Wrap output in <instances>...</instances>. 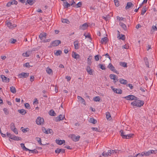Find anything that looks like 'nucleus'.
<instances>
[{"instance_id":"nucleus-1","label":"nucleus","mask_w":157,"mask_h":157,"mask_svg":"<svg viewBox=\"0 0 157 157\" xmlns=\"http://www.w3.org/2000/svg\"><path fill=\"white\" fill-rule=\"evenodd\" d=\"M144 104V101L139 100V98H138L132 102L131 105L134 108H135V107H140L143 106Z\"/></svg>"},{"instance_id":"nucleus-2","label":"nucleus","mask_w":157,"mask_h":157,"mask_svg":"<svg viewBox=\"0 0 157 157\" xmlns=\"http://www.w3.org/2000/svg\"><path fill=\"white\" fill-rule=\"evenodd\" d=\"M128 131L125 130L124 131L121 129L120 132L121 133V136L123 139H128L131 137H132L134 134H128L127 133Z\"/></svg>"},{"instance_id":"nucleus-3","label":"nucleus","mask_w":157,"mask_h":157,"mask_svg":"<svg viewBox=\"0 0 157 157\" xmlns=\"http://www.w3.org/2000/svg\"><path fill=\"white\" fill-rule=\"evenodd\" d=\"M36 122L38 125H41L44 124V120L43 118L38 117L36 119Z\"/></svg>"},{"instance_id":"nucleus-4","label":"nucleus","mask_w":157,"mask_h":157,"mask_svg":"<svg viewBox=\"0 0 157 157\" xmlns=\"http://www.w3.org/2000/svg\"><path fill=\"white\" fill-rule=\"evenodd\" d=\"M69 137H71L72 140L75 142L78 141L80 137V136H76L74 134L70 135Z\"/></svg>"},{"instance_id":"nucleus-5","label":"nucleus","mask_w":157,"mask_h":157,"mask_svg":"<svg viewBox=\"0 0 157 157\" xmlns=\"http://www.w3.org/2000/svg\"><path fill=\"white\" fill-rule=\"evenodd\" d=\"M107 67L109 68L111 71L113 72L116 73L118 74H119L118 72L115 69V67L113 66L111 63H110L107 66Z\"/></svg>"},{"instance_id":"nucleus-6","label":"nucleus","mask_w":157,"mask_h":157,"mask_svg":"<svg viewBox=\"0 0 157 157\" xmlns=\"http://www.w3.org/2000/svg\"><path fill=\"white\" fill-rule=\"evenodd\" d=\"M113 154H114V150H109L107 152H103L102 153V155L104 156H109Z\"/></svg>"},{"instance_id":"nucleus-7","label":"nucleus","mask_w":157,"mask_h":157,"mask_svg":"<svg viewBox=\"0 0 157 157\" xmlns=\"http://www.w3.org/2000/svg\"><path fill=\"white\" fill-rule=\"evenodd\" d=\"M125 99L127 100H134V101L138 98L136 97L135 96L132 95H130L124 98Z\"/></svg>"},{"instance_id":"nucleus-8","label":"nucleus","mask_w":157,"mask_h":157,"mask_svg":"<svg viewBox=\"0 0 157 157\" xmlns=\"http://www.w3.org/2000/svg\"><path fill=\"white\" fill-rule=\"evenodd\" d=\"M29 74L28 73L22 72L18 75V77L19 78H26L29 76Z\"/></svg>"},{"instance_id":"nucleus-9","label":"nucleus","mask_w":157,"mask_h":157,"mask_svg":"<svg viewBox=\"0 0 157 157\" xmlns=\"http://www.w3.org/2000/svg\"><path fill=\"white\" fill-rule=\"evenodd\" d=\"M64 115L63 116L62 115L60 114L59 116L56 117L55 118L54 120L56 122L60 121L63 120L64 118H65Z\"/></svg>"},{"instance_id":"nucleus-10","label":"nucleus","mask_w":157,"mask_h":157,"mask_svg":"<svg viewBox=\"0 0 157 157\" xmlns=\"http://www.w3.org/2000/svg\"><path fill=\"white\" fill-rule=\"evenodd\" d=\"M157 153V150H150L147 151H145L146 156L150 155L151 154H156Z\"/></svg>"},{"instance_id":"nucleus-11","label":"nucleus","mask_w":157,"mask_h":157,"mask_svg":"<svg viewBox=\"0 0 157 157\" xmlns=\"http://www.w3.org/2000/svg\"><path fill=\"white\" fill-rule=\"evenodd\" d=\"M61 43V41L58 40H56L52 41L51 44L53 46H56Z\"/></svg>"},{"instance_id":"nucleus-12","label":"nucleus","mask_w":157,"mask_h":157,"mask_svg":"<svg viewBox=\"0 0 157 157\" xmlns=\"http://www.w3.org/2000/svg\"><path fill=\"white\" fill-rule=\"evenodd\" d=\"M1 77L2 78V81L5 82H8L10 81V79L5 76L3 75H1Z\"/></svg>"},{"instance_id":"nucleus-13","label":"nucleus","mask_w":157,"mask_h":157,"mask_svg":"<svg viewBox=\"0 0 157 157\" xmlns=\"http://www.w3.org/2000/svg\"><path fill=\"white\" fill-rule=\"evenodd\" d=\"M111 88L112 90L116 93L121 94L122 93V91L120 89H116L115 88H113L112 87H111Z\"/></svg>"},{"instance_id":"nucleus-14","label":"nucleus","mask_w":157,"mask_h":157,"mask_svg":"<svg viewBox=\"0 0 157 157\" xmlns=\"http://www.w3.org/2000/svg\"><path fill=\"white\" fill-rule=\"evenodd\" d=\"M65 150L64 149L57 148L55 151L56 153L59 154L60 153H63L65 152Z\"/></svg>"},{"instance_id":"nucleus-15","label":"nucleus","mask_w":157,"mask_h":157,"mask_svg":"<svg viewBox=\"0 0 157 157\" xmlns=\"http://www.w3.org/2000/svg\"><path fill=\"white\" fill-rule=\"evenodd\" d=\"M134 6V5L131 2H128L127 3L126 6L125 7L126 10H127L129 8H132Z\"/></svg>"},{"instance_id":"nucleus-16","label":"nucleus","mask_w":157,"mask_h":157,"mask_svg":"<svg viewBox=\"0 0 157 157\" xmlns=\"http://www.w3.org/2000/svg\"><path fill=\"white\" fill-rule=\"evenodd\" d=\"M72 56L73 58L77 59H78L80 57L79 55L74 52H72Z\"/></svg>"},{"instance_id":"nucleus-17","label":"nucleus","mask_w":157,"mask_h":157,"mask_svg":"<svg viewBox=\"0 0 157 157\" xmlns=\"http://www.w3.org/2000/svg\"><path fill=\"white\" fill-rule=\"evenodd\" d=\"M88 25L87 23H85L80 26L79 29H80L84 30L87 28L88 27Z\"/></svg>"},{"instance_id":"nucleus-18","label":"nucleus","mask_w":157,"mask_h":157,"mask_svg":"<svg viewBox=\"0 0 157 157\" xmlns=\"http://www.w3.org/2000/svg\"><path fill=\"white\" fill-rule=\"evenodd\" d=\"M35 51V50L33 49L31 51H28L26 52L23 53L22 54V56L24 57H28L29 56V54L30 53L33 51Z\"/></svg>"},{"instance_id":"nucleus-19","label":"nucleus","mask_w":157,"mask_h":157,"mask_svg":"<svg viewBox=\"0 0 157 157\" xmlns=\"http://www.w3.org/2000/svg\"><path fill=\"white\" fill-rule=\"evenodd\" d=\"M10 139L17 141H18L20 140L21 138L16 136L14 135H12Z\"/></svg>"},{"instance_id":"nucleus-20","label":"nucleus","mask_w":157,"mask_h":157,"mask_svg":"<svg viewBox=\"0 0 157 157\" xmlns=\"http://www.w3.org/2000/svg\"><path fill=\"white\" fill-rule=\"evenodd\" d=\"M7 26L10 29L16 27L17 25H12L10 21H8L7 23Z\"/></svg>"},{"instance_id":"nucleus-21","label":"nucleus","mask_w":157,"mask_h":157,"mask_svg":"<svg viewBox=\"0 0 157 157\" xmlns=\"http://www.w3.org/2000/svg\"><path fill=\"white\" fill-rule=\"evenodd\" d=\"M47 35L46 33H41L39 35V37L41 40H42L44 38H45Z\"/></svg>"},{"instance_id":"nucleus-22","label":"nucleus","mask_w":157,"mask_h":157,"mask_svg":"<svg viewBox=\"0 0 157 157\" xmlns=\"http://www.w3.org/2000/svg\"><path fill=\"white\" fill-rule=\"evenodd\" d=\"M56 143L59 145H61L65 143V141L64 140H62L56 139Z\"/></svg>"},{"instance_id":"nucleus-23","label":"nucleus","mask_w":157,"mask_h":157,"mask_svg":"<svg viewBox=\"0 0 157 157\" xmlns=\"http://www.w3.org/2000/svg\"><path fill=\"white\" fill-rule=\"evenodd\" d=\"M36 1L35 0H27L26 3V5L28 4L30 5H32Z\"/></svg>"},{"instance_id":"nucleus-24","label":"nucleus","mask_w":157,"mask_h":157,"mask_svg":"<svg viewBox=\"0 0 157 157\" xmlns=\"http://www.w3.org/2000/svg\"><path fill=\"white\" fill-rule=\"evenodd\" d=\"M75 48V49H78L79 48V45L78 42V40L75 41L74 42Z\"/></svg>"},{"instance_id":"nucleus-25","label":"nucleus","mask_w":157,"mask_h":157,"mask_svg":"<svg viewBox=\"0 0 157 157\" xmlns=\"http://www.w3.org/2000/svg\"><path fill=\"white\" fill-rule=\"evenodd\" d=\"M63 5L65 8H67L71 6L70 4L67 2H63Z\"/></svg>"},{"instance_id":"nucleus-26","label":"nucleus","mask_w":157,"mask_h":157,"mask_svg":"<svg viewBox=\"0 0 157 157\" xmlns=\"http://www.w3.org/2000/svg\"><path fill=\"white\" fill-rule=\"evenodd\" d=\"M119 82L121 84L124 85L126 84L128 82L127 80L122 78L120 79Z\"/></svg>"},{"instance_id":"nucleus-27","label":"nucleus","mask_w":157,"mask_h":157,"mask_svg":"<svg viewBox=\"0 0 157 157\" xmlns=\"http://www.w3.org/2000/svg\"><path fill=\"white\" fill-rule=\"evenodd\" d=\"M120 25L124 30L126 31L127 30V26L124 23L122 22H120Z\"/></svg>"},{"instance_id":"nucleus-28","label":"nucleus","mask_w":157,"mask_h":157,"mask_svg":"<svg viewBox=\"0 0 157 157\" xmlns=\"http://www.w3.org/2000/svg\"><path fill=\"white\" fill-rule=\"evenodd\" d=\"M18 112L22 115H25L27 113L26 111L24 109L18 110Z\"/></svg>"},{"instance_id":"nucleus-29","label":"nucleus","mask_w":157,"mask_h":157,"mask_svg":"<svg viewBox=\"0 0 157 157\" xmlns=\"http://www.w3.org/2000/svg\"><path fill=\"white\" fill-rule=\"evenodd\" d=\"M144 61L147 67H149V63L147 58L145 57L144 58Z\"/></svg>"},{"instance_id":"nucleus-30","label":"nucleus","mask_w":157,"mask_h":157,"mask_svg":"<svg viewBox=\"0 0 157 157\" xmlns=\"http://www.w3.org/2000/svg\"><path fill=\"white\" fill-rule=\"evenodd\" d=\"M10 90L13 94H15L16 92L15 88L13 86L10 87Z\"/></svg>"},{"instance_id":"nucleus-31","label":"nucleus","mask_w":157,"mask_h":157,"mask_svg":"<svg viewBox=\"0 0 157 157\" xmlns=\"http://www.w3.org/2000/svg\"><path fill=\"white\" fill-rule=\"evenodd\" d=\"M147 10V9L146 7H144L142 9L141 12V14L143 15Z\"/></svg>"},{"instance_id":"nucleus-32","label":"nucleus","mask_w":157,"mask_h":157,"mask_svg":"<svg viewBox=\"0 0 157 157\" xmlns=\"http://www.w3.org/2000/svg\"><path fill=\"white\" fill-rule=\"evenodd\" d=\"M49 115L52 116H55L56 114L53 109H51L49 111Z\"/></svg>"},{"instance_id":"nucleus-33","label":"nucleus","mask_w":157,"mask_h":157,"mask_svg":"<svg viewBox=\"0 0 157 157\" xmlns=\"http://www.w3.org/2000/svg\"><path fill=\"white\" fill-rule=\"evenodd\" d=\"M82 5V2H79L77 4L75 5L74 6H73L74 7L78 8L81 7Z\"/></svg>"},{"instance_id":"nucleus-34","label":"nucleus","mask_w":157,"mask_h":157,"mask_svg":"<svg viewBox=\"0 0 157 157\" xmlns=\"http://www.w3.org/2000/svg\"><path fill=\"white\" fill-rule=\"evenodd\" d=\"M89 121L91 123H92L94 124H96L97 122L96 120L94 119L93 118H90V119Z\"/></svg>"},{"instance_id":"nucleus-35","label":"nucleus","mask_w":157,"mask_h":157,"mask_svg":"<svg viewBox=\"0 0 157 157\" xmlns=\"http://www.w3.org/2000/svg\"><path fill=\"white\" fill-rule=\"evenodd\" d=\"M109 77L111 79H113L114 80H116L117 78L116 75L112 74L110 75Z\"/></svg>"},{"instance_id":"nucleus-36","label":"nucleus","mask_w":157,"mask_h":157,"mask_svg":"<svg viewBox=\"0 0 157 157\" xmlns=\"http://www.w3.org/2000/svg\"><path fill=\"white\" fill-rule=\"evenodd\" d=\"M107 39L108 38L106 37H104V38H102L101 41V42L102 44H103V43H106L107 42Z\"/></svg>"},{"instance_id":"nucleus-37","label":"nucleus","mask_w":157,"mask_h":157,"mask_svg":"<svg viewBox=\"0 0 157 157\" xmlns=\"http://www.w3.org/2000/svg\"><path fill=\"white\" fill-rule=\"evenodd\" d=\"M61 21L63 23H66L67 24H69L70 21L67 19H62L61 20Z\"/></svg>"},{"instance_id":"nucleus-38","label":"nucleus","mask_w":157,"mask_h":157,"mask_svg":"<svg viewBox=\"0 0 157 157\" xmlns=\"http://www.w3.org/2000/svg\"><path fill=\"white\" fill-rule=\"evenodd\" d=\"M120 65L124 67H127V63L125 62H121L120 63Z\"/></svg>"},{"instance_id":"nucleus-39","label":"nucleus","mask_w":157,"mask_h":157,"mask_svg":"<svg viewBox=\"0 0 157 157\" xmlns=\"http://www.w3.org/2000/svg\"><path fill=\"white\" fill-rule=\"evenodd\" d=\"M10 128L12 130L15 128V124L14 123L12 122L10 124Z\"/></svg>"},{"instance_id":"nucleus-40","label":"nucleus","mask_w":157,"mask_h":157,"mask_svg":"<svg viewBox=\"0 0 157 157\" xmlns=\"http://www.w3.org/2000/svg\"><path fill=\"white\" fill-rule=\"evenodd\" d=\"M106 118L108 120H110L111 119L110 113L109 112H107L106 113Z\"/></svg>"},{"instance_id":"nucleus-41","label":"nucleus","mask_w":157,"mask_h":157,"mask_svg":"<svg viewBox=\"0 0 157 157\" xmlns=\"http://www.w3.org/2000/svg\"><path fill=\"white\" fill-rule=\"evenodd\" d=\"M98 66H99L100 68L102 70H105L106 69L105 66L103 64H99Z\"/></svg>"},{"instance_id":"nucleus-42","label":"nucleus","mask_w":157,"mask_h":157,"mask_svg":"<svg viewBox=\"0 0 157 157\" xmlns=\"http://www.w3.org/2000/svg\"><path fill=\"white\" fill-rule=\"evenodd\" d=\"M46 71L47 72L48 74H50L52 72V69L48 67L46 69Z\"/></svg>"},{"instance_id":"nucleus-43","label":"nucleus","mask_w":157,"mask_h":157,"mask_svg":"<svg viewBox=\"0 0 157 157\" xmlns=\"http://www.w3.org/2000/svg\"><path fill=\"white\" fill-rule=\"evenodd\" d=\"M94 100L95 101H99L100 99V97L99 96H96L94 98Z\"/></svg>"},{"instance_id":"nucleus-44","label":"nucleus","mask_w":157,"mask_h":157,"mask_svg":"<svg viewBox=\"0 0 157 157\" xmlns=\"http://www.w3.org/2000/svg\"><path fill=\"white\" fill-rule=\"evenodd\" d=\"M10 2L12 3L11 5H17V1L15 0H11Z\"/></svg>"},{"instance_id":"nucleus-45","label":"nucleus","mask_w":157,"mask_h":157,"mask_svg":"<svg viewBox=\"0 0 157 157\" xmlns=\"http://www.w3.org/2000/svg\"><path fill=\"white\" fill-rule=\"evenodd\" d=\"M62 53V51L60 50H58L57 51L56 53H55V54L57 56H58L59 55H60Z\"/></svg>"},{"instance_id":"nucleus-46","label":"nucleus","mask_w":157,"mask_h":157,"mask_svg":"<svg viewBox=\"0 0 157 157\" xmlns=\"http://www.w3.org/2000/svg\"><path fill=\"white\" fill-rule=\"evenodd\" d=\"M21 131L24 132H27L29 130V128H24L23 127H21Z\"/></svg>"},{"instance_id":"nucleus-47","label":"nucleus","mask_w":157,"mask_h":157,"mask_svg":"<svg viewBox=\"0 0 157 157\" xmlns=\"http://www.w3.org/2000/svg\"><path fill=\"white\" fill-rule=\"evenodd\" d=\"M3 110L4 112V113L6 115H7L9 114V111L8 109L7 108H4Z\"/></svg>"},{"instance_id":"nucleus-48","label":"nucleus","mask_w":157,"mask_h":157,"mask_svg":"<svg viewBox=\"0 0 157 157\" xmlns=\"http://www.w3.org/2000/svg\"><path fill=\"white\" fill-rule=\"evenodd\" d=\"M36 140L38 142L39 144H40V145H43V144L41 142V139L40 138L37 137L36 138Z\"/></svg>"},{"instance_id":"nucleus-49","label":"nucleus","mask_w":157,"mask_h":157,"mask_svg":"<svg viewBox=\"0 0 157 157\" xmlns=\"http://www.w3.org/2000/svg\"><path fill=\"white\" fill-rule=\"evenodd\" d=\"M25 108L27 109H29L30 108V105L28 103H25Z\"/></svg>"},{"instance_id":"nucleus-50","label":"nucleus","mask_w":157,"mask_h":157,"mask_svg":"<svg viewBox=\"0 0 157 157\" xmlns=\"http://www.w3.org/2000/svg\"><path fill=\"white\" fill-rule=\"evenodd\" d=\"M115 5L117 6L118 7L119 6V1L118 0H114V1Z\"/></svg>"},{"instance_id":"nucleus-51","label":"nucleus","mask_w":157,"mask_h":157,"mask_svg":"<svg viewBox=\"0 0 157 157\" xmlns=\"http://www.w3.org/2000/svg\"><path fill=\"white\" fill-rule=\"evenodd\" d=\"M30 152H31V153H38V151L36 149H34L33 150H31L30 151Z\"/></svg>"},{"instance_id":"nucleus-52","label":"nucleus","mask_w":157,"mask_h":157,"mask_svg":"<svg viewBox=\"0 0 157 157\" xmlns=\"http://www.w3.org/2000/svg\"><path fill=\"white\" fill-rule=\"evenodd\" d=\"M52 132H53L52 130L51 129L48 128V130H47L46 134H48L49 133L51 134Z\"/></svg>"},{"instance_id":"nucleus-53","label":"nucleus","mask_w":157,"mask_h":157,"mask_svg":"<svg viewBox=\"0 0 157 157\" xmlns=\"http://www.w3.org/2000/svg\"><path fill=\"white\" fill-rule=\"evenodd\" d=\"M118 18H119V21H126V19L124 17H120L119 16H117V19H118Z\"/></svg>"},{"instance_id":"nucleus-54","label":"nucleus","mask_w":157,"mask_h":157,"mask_svg":"<svg viewBox=\"0 0 157 157\" xmlns=\"http://www.w3.org/2000/svg\"><path fill=\"white\" fill-rule=\"evenodd\" d=\"M23 66L24 67H30V65L29 64V63H26L24 64Z\"/></svg>"},{"instance_id":"nucleus-55","label":"nucleus","mask_w":157,"mask_h":157,"mask_svg":"<svg viewBox=\"0 0 157 157\" xmlns=\"http://www.w3.org/2000/svg\"><path fill=\"white\" fill-rule=\"evenodd\" d=\"M95 60L96 61H98L99 59V56L98 55L95 56L94 57Z\"/></svg>"},{"instance_id":"nucleus-56","label":"nucleus","mask_w":157,"mask_h":157,"mask_svg":"<svg viewBox=\"0 0 157 157\" xmlns=\"http://www.w3.org/2000/svg\"><path fill=\"white\" fill-rule=\"evenodd\" d=\"M121 35V36L120 37L119 39L121 40H124L125 39V36L124 35Z\"/></svg>"},{"instance_id":"nucleus-57","label":"nucleus","mask_w":157,"mask_h":157,"mask_svg":"<svg viewBox=\"0 0 157 157\" xmlns=\"http://www.w3.org/2000/svg\"><path fill=\"white\" fill-rule=\"evenodd\" d=\"M15 134H18V131L17 128H16L12 130Z\"/></svg>"},{"instance_id":"nucleus-58","label":"nucleus","mask_w":157,"mask_h":157,"mask_svg":"<svg viewBox=\"0 0 157 157\" xmlns=\"http://www.w3.org/2000/svg\"><path fill=\"white\" fill-rule=\"evenodd\" d=\"M10 43L11 44H14L17 41L16 40L13 38L10 39Z\"/></svg>"},{"instance_id":"nucleus-59","label":"nucleus","mask_w":157,"mask_h":157,"mask_svg":"<svg viewBox=\"0 0 157 157\" xmlns=\"http://www.w3.org/2000/svg\"><path fill=\"white\" fill-rule=\"evenodd\" d=\"M127 86H129L131 89H132L133 88V86H132V84L130 83L127 84Z\"/></svg>"},{"instance_id":"nucleus-60","label":"nucleus","mask_w":157,"mask_h":157,"mask_svg":"<svg viewBox=\"0 0 157 157\" xmlns=\"http://www.w3.org/2000/svg\"><path fill=\"white\" fill-rule=\"evenodd\" d=\"M152 28L153 29V30L154 31H157V24H156V25H153L152 26Z\"/></svg>"},{"instance_id":"nucleus-61","label":"nucleus","mask_w":157,"mask_h":157,"mask_svg":"<svg viewBox=\"0 0 157 157\" xmlns=\"http://www.w3.org/2000/svg\"><path fill=\"white\" fill-rule=\"evenodd\" d=\"M94 71V70H90L87 71L88 73L90 74V75H93V73Z\"/></svg>"},{"instance_id":"nucleus-62","label":"nucleus","mask_w":157,"mask_h":157,"mask_svg":"<svg viewBox=\"0 0 157 157\" xmlns=\"http://www.w3.org/2000/svg\"><path fill=\"white\" fill-rule=\"evenodd\" d=\"M88 63L89 65H91V59L90 58H88L87 59Z\"/></svg>"},{"instance_id":"nucleus-63","label":"nucleus","mask_w":157,"mask_h":157,"mask_svg":"<svg viewBox=\"0 0 157 157\" xmlns=\"http://www.w3.org/2000/svg\"><path fill=\"white\" fill-rule=\"evenodd\" d=\"M42 130L43 132L45 133V134L46 133V132H47V130H46L45 128L44 127H42Z\"/></svg>"},{"instance_id":"nucleus-64","label":"nucleus","mask_w":157,"mask_h":157,"mask_svg":"<svg viewBox=\"0 0 157 157\" xmlns=\"http://www.w3.org/2000/svg\"><path fill=\"white\" fill-rule=\"evenodd\" d=\"M34 77L33 76H31L30 77V81L32 82H33L34 80Z\"/></svg>"}]
</instances>
